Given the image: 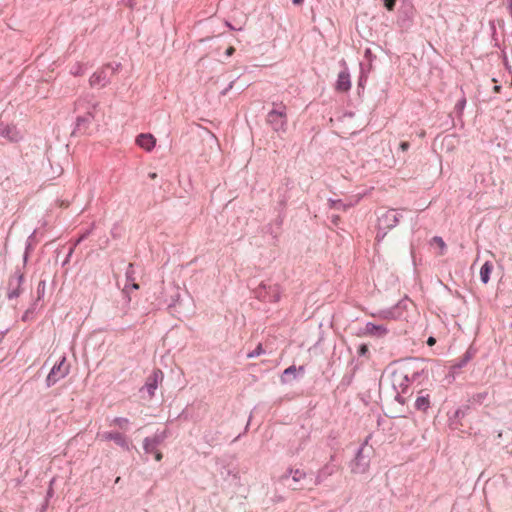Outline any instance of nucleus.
Segmentation results:
<instances>
[{"instance_id": "1", "label": "nucleus", "mask_w": 512, "mask_h": 512, "mask_svg": "<svg viewBox=\"0 0 512 512\" xmlns=\"http://www.w3.org/2000/svg\"><path fill=\"white\" fill-rule=\"evenodd\" d=\"M69 373V364L65 357L55 364L47 376V385L52 386L59 380L63 379Z\"/></svg>"}, {"instance_id": "2", "label": "nucleus", "mask_w": 512, "mask_h": 512, "mask_svg": "<svg viewBox=\"0 0 512 512\" xmlns=\"http://www.w3.org/2000/svg\"><path fill=\"white\" fill-rule=\"evenodd\" d=\"M112 70L109 66L102 67L92 74L89 79L91 87L103 88L110 83V74Z\"/></svg>"}, {"instance_id": "3", "label": "nucleus", "mask_w": 512, "mask_h": 512, "mask_svg": "<svg viewBox=\"0 0 512 512\" xmlns=\"http://www.w3.org/2000/svg\"><path fill=\"white\" fill-rule=\"evenodd\" d=\"M289 473L292 476L293 483H289L288 475H283L281 477V480L283 481V483L286 484L288 487L292 488L293 490L302 489L303 488L302 481L305 480L306 473L301 469L290 470Z\"/></svg>"}, {"instance_id": "4", "label": "nucleus", "mask_w": 512, "mask_h": 512, "mask_svg": "<svg viewBox=\"0 0 512 512\" xmlns=\"http://www.w3.org/2000/svg\"><path fill=\"white\" fill-rule=\"evenodd\" d=\"M267 120L271 125H273L274 130H284L286 126L285 109L283 108L282 110H272L268 114Z\"/></svg>"}, {"instance_id": "5", "label": "nucleus", "mask_w": 512, "mask_h": 512, "mask_svg": "<svg viewBox=\"0 0 512 512\" xmlns=\"http://www.w3.org/2000/svg\"><path fill=\"white\" fill-rule=\"evenodd\" d=\"M0 136L11 142H17L22 138L21 132L15 125L4 122H0Z\"/></svg>"}, {"instance_id": "6", "label": "nucleus", "mask_w": 512, "mask_h": 512, "mask_svg": "<svg viewBox=\"0 0 512 512\" xmlns=\"http://www.w3.org/2000/svg\"><path fill=\"white\" fill-rule=\"evenodd\" d=\"M162 379L163 373L160 370L153 371V373L147 378L143 390L147 391L150 398L154 396L158 383L161 382Z\"/></svg>"}, {"instance_id": "7", "label": "nucleus", "mask_w": 512, "mask_h": 512, "mask_svg": "<svg viewBox=\"0 0 512 512\" xmlns=\"http://www.w3.org/2000/svg\"><path fill=\"white\" fill-rule=\"evenodd\" d=\"M101 439L103 441H113L118 446L124 449H129L128 440L126 436L120 432H104L103 434H101Z\"/></svg>"}, {"instance_id": "8", "label": "nucleus", "mask_w": 512, "mask_h": 512, "mask_svg": "<svg viewBox=\"0 0 512 512\" xmlns=\"http://www.w3.org/2000/svg\"><path fill=\"white\" fill-rule=\"evenodd\" d=\"M136 144L147 152L154 149L156 138L150 133H142L136 137Z\"/></svg>"}, {"instance_id": "9", "label": "nucleus", "mask_w": 512, "mask_h": 512, "mask_svg": "<svg viewBox=\"0 0 512 512\" xmlns=\"http://www.w3.org/2000/svg\"><path fill=\"white\" fill-rule=\"evenodd\" d=\"M388 333V329L383 325L367 323L364 328V334L368 336L384 337Z\"/></svg>"}, {"instance_id": "10", "label": "nucleus", "mask_w": 512, "mask_h": 512, "mask_svg": "<svg viewBox=\"0 0 512 512\" xmlns=\"http://www.w3.org/2000/svg\"><path fill=\"white\" fill-rule=\"evenodd\" d=\"M351 87L350 76L347 72H341L336 82V90L339 92H347Z\"/></svg>"}, {"instance_id": "11", "label": "nucleus", "mask_w": 512, "mask_h": 512, "mask_svg": "<svg viewBox=\"0 0 512 512\" xmlns=\"http://www.w3.org/2000/svg\"><path fill=\"white\" fill-rule=\"evenodd\" d=\"M97 108V103H90L87 107L88 111L86 115L77 117L78 124H80L81 122H90L91 120H93L96 116Z\"/></svg>"}, {"instance_id": "12", "label": "nucleus", "mask_w": 512, "mask_h": 512, "mask_svg": "<svg viewBox=\"0 0 512 512\" xmlns=\"http://www.w3.org/2000/svg\"><path fill=\"white\" fill-rule=\"evenodd\" d=\"M430 406V397L428 394L423 395L422 391L417 396L415 401V407L418 410L426 411Z\"/></svg>"}, {"instance_id": "13", "label": "nucleus", "mask_w": 512, "mask_h": 512, "mask_svg": "<svg viewBox=\"0 0 512 512\" xmlns=\"http://www.w3.org/2000/svg\"><path fill=\"white\" fill-rule=\"evenodd\" d=\"M493 270V265L490 262H485L480 269V278L481 281L486 284L489 282L490 274Z\"/></svg>"}, {"instance_id": "14", "label": "nucleus", "mask_w": 512, "mask_h": 512, "mask_svg": "<svg viewBox=\"0 0 512 512\" xmlns=\"http://www.w3.org/2000/svg\"><path fill=\"white\" fill-rule=\"evenodd\" d=\"M430 245L439 249V255H444L446 250V244L441 237H433L430 241Z\"/></svg>"}, {"instance_id": "15", "label": "nucleus", "mask_w": 512, "mask_h": 512, "mask_svg": "<svg viewBox=\"0 0 512 512\" xmlns=\"http://www.w3.org/2000/svg\"><path fill=\"white\" fill-rule=\"evenodd\" d=\"M128 424H129V420L127 418H123V417L115 418L111 423V425H114L123 430L127 429Z\"/></svg>"}, {"instance_id": "16", "label": "nucleus", "mask_w": 512, "mask_h": 512, "mask_svg": "<svg viewBox=\"0 0 512 512\" xmlns=\"http://www.w3.org/2000/svg\"><path fill=\"white\" fill-rule=\"evenodd\" d=\"M154 447H155V441L150 439V438H146L143 442V448L145 450V452L147 453H152L154 451Z\"/></svg>"}, {"instance_id": "17", "label": "nucleus", "mask_w": 512, "mask_h": 512, "mask_svg": "<svg viewBox=\"0 0 512 512\" xmlns=\"http://www.w3.org/2000/svg\"><path fill=\"white\" fill-rule=\"evenodd\" d=\"M262 353H264V350L262 348V345L261 344H258V346L256 347V349L254 351H252L251 353L248 354V358H253V357H257L259 355H261Z\"/></svg>"}, {"instance_id": "18", "label": "nucleus", "mask_w": 512, "mask_h": 512, "mask_svg": "<svg viewBox=\"0 0 512 512\" xmlns=\"http://www.w3.org/2000/svg\"><path fill=\"white\" fill-rule=\"evenodd\" d=\"M396 4V0H384V5L387 10L393 11Z\"/></svg>"}, {"instance_id": "19", "label": "nucleus", "mask_w": 512, "mask_h": 512, "mask_svg": "<svg viewBox=\"0 0 512 512\" xmlns=\"http://www.w3.org/2000/svg\"><path fill=\"white\" fill-rule=\"evenodd\" d=\"M368 346L366 344H361L358 348V355L365 356L368 354Z\"/></svg>"}, {"instance_id": "20", "label": "nucleus", "mask_w": 512, "mask_h": 512, "mask_svg": "<svg viewBox=\"0 0 512 512\" xmlns=\"http://www.w3.org/2000/svg\"><path fill=\"white\" fill-rule=\"evenodd\" d=\"M235 48L233 46H230L226 49L225 54L226 56L230 57L234 54Z\"/></svg>"}, {"instance_id": "21", "label": "nucleus", "mask_w": 512, "mask_h": 512, "mask_svg": "<svg viewBox=\"0 0 512 512\" xmlns=\"http://www.w3.org/2000/svg\"><path fill=\"white\" fill-rule=\"evenodd\" d=\"M409 146H410V145H409V142L404 141V142H402V143L400 144V149H401L402 151H407V150H408V148H409Z\"/></svg>"}, {"instance_id": "22", "label": "nucleus", "mask_w": 512, "mask_h": 512, "mask_svg": "<svg viewBox=\"0 0 512 512\" xmlns=\"http://www.w3.org/2000/svg\"><path fill=\"white\" fill-rule=\"evenodd\" d=\"M83 106H84V101L79 100L78 102H76V107H75L76 111H80L81 108H83Z\"/></svg>"}, {"instance_id": "23", "label": "nucleus", "mask_w": 512, "mask_h": 512, "mask_svg": "<svg viewBox=\"0 0 512 512\" xmlns=\"http://www.w3.org/2000/svg\"><path fill=\"white\" fill-rule=\"evenodd\" d=\"M296 368L294 366H290L287 369H285L284 374L294 373Z\"/></svg>"}, {"instance_id": "24", "label": "nucleus", "mask_w": 512, "mask_h": 512, "mask_svg": "<svg viewBox=\"0 0 512 512\" xmlns=\"http://www.w3.org/2000/svg\"><path fill=\"white\" fill-rule=\"evenodd\" d=\"M435 342H436V340L433 337H429L428 340H427V344L429 346H433L435 344Z\"/></svg>"}, {"instance_id": "25", "label": "nucleus", "mask_w": 512, "mask_h": 512, "mask_svg": "<svg viewBox=\"0 0 512 512\" xmlns=\"http://www.w3.org/2000/svg\"><path fill=\"white\" fill-rule=\"evenodd\" d=\"M155 459L157 461H160L162 459V453L159 451L155 452Z\"/></svg>"}, {"instance_id": "26", "label": "nucleus", "mask_w": 512, "mask_h": 512, "mask_svg": "<svg viewBox=\"0 0 512 512\" xmlns=\"http://www.w3.org/2000/svg\"><path fill=\"white\" fill-rule=\"evenodd\" d=\"M493 90H494V92L499 93L501 90V86L496 85V86H494Z\"/></svg>"}, {"instance_id": "27", "label": "nucleus", "mask_w": 512, "mask_h": 512, "mask_svg": "<svg viewBox=\"0 0 512 512\" xmlns=\"http://www.w3.org/2000/svg\"><path fill=\"white\" fill-rule=\"evenodd\" d=\"M131 288L134 289V290H138L139 289V285L137 283H132Z\"/></svg>"}, {"instance_id": "28", "label": "nucleus", "mask_w": 512, "mask_h": 512, "mask_svg": "<svg viewBox=\"0 0 512 512\" xmlns=\"http://www.w3.org/2000/svg\"><path fill=\"white\" fill-rule=\"evenodd\" d=\"M302 2H303V0H293V3L295 5H300V4H302Z\"/></svg>"}, {"instance_id": "29", "label": "nucleus", "mask_w": 512, "mask_h": 512, "mask_svg": "<svg viewBox=\"0 0 512 512\" xmlns=\"http://www.w3.org/2000/svg\"><path fill=\"white\" fill-rule=\"evenodd\" d=\"M508 8H509L510 13L512 14V0L509 1Z\"/></svg>"}, {"instance_id": "30", "label": "nucleus", "mask_w": 512, "mask_h": 512, "mask_svg": "<svg viewBox=\"0 0 512 512\" xmlns=\"http://www.w3.org/2000/svg\"><path fill=\"white\" fill-rule=\"evenodd\" d=\"M387 314H388V313H380V314H379V316H380L381 318H385V319H386V318H388Z\"/></svg>"}, {"instance_id": "31", "label": "nucleus", "mask_w": 512, "mask_h": 512, "mask_svg": "<svg viewBox=\"0 0 512 512\" xmlns=\"http://www.w3.org/2000/svg\"><path fill=\"white\" fill-rule=\"evenodd\" d=\"M149 176H150L151 179H155L157 177V174L156 173H151Z\"/></svg>"}]
</instances>
